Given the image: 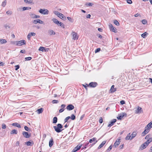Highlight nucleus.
I'll return each instance as SVG.
<instances>
[{
    "instance_id": "f257e3e1",
    "label": "nucleus",
    "mask_w": 152,
    "mask_h": 152,
    "mask_svg": "<svg viewBox=\"0 0 152 152\" xmlns=\"http://www.w3.org/2000/svg\"><path fill=\"white\" fill-rule=\"evenodd\" d=\"M137 132L135 131L133 132L131 134L130 133H129L127 134L125 139L126 140H131L134 138L137 135Z\"/></svg>"
},
{
    "instance_id": "f03ea898",
    "label": "nucleus",
    "mask_w": 152,
    "mask_h": 152,
    "mask_svg": "<svg viewBox=\"0 0 152 152\" xmlns=\"http://www.w3.org/2000/svg\"><path fill=\"white\" fill-rule=\"evenodd\" d=\"M53 127L55 131L57 133H59L63 130V129H61L62 128L63 126L60 124H57V126H54Z\"/></svg>"
},
{
    "instance_id": "7ed1b4c3",
    "label": "nucleus",
    "mask_w": 152,
    "mask_h": 152,
    "mask_svg": "<svg viewBox=\"0 0 152 152\" xmlns=\"http://www.w3.org/2000/svg\"><path fill=\"white\" fill-rule=\"evenodd\" d=\"M39 12L41 14L44 15H48L49 13V10L45 9H41L39 10Z\"/></svg>"
},
{
    "instance_id": "20e7f679",
    "label": "nucleus",
    "mask_w": 152,
    "mask_h": 152,
    "mask_svg": "<svg viewBox=\"0 0 152 152\" xmlns=\"http://www.w3.org/2000/svg\"><path fill=\"white\" fill-rule=\"evenodd\" d=\"M52 20L55 23L58 25L64 28V25L60 22L57 19L53 18L52 19Z\"/></svg>"
},
{
    "instance_id": "39448f33",
    "label": "nucleus",
    "mask_w": 152,
    "mask_h": 152,
    "mask_svg": "<svg viewBox=\"0 0 152 152\" xmlns=\"http://www.w3.org/2000/svg\"><path fill=\"white\" fill-rule=\"evenodd\" d=\"M26 44V41L25 40H22L20 41H17L16 46H21Z\"/></svg>"
},
{
    "instance_id": "423d86ee",
    "label": "nucleus",
    "mask_w": 152,
    "mask_h": 152,
    "mask_svg": "<svg viewBox=\"0 0 152 152\" xmlns=\"http://www.w3.org/2000/svg\"><path fill=\"white\" fill-rule=\"evenodd\" d=\"M98 142V140H96V137H93L92 138L90 139L89 141V142L92 143L93 142H94L91 145V147L94 145L97 142Z\"/></svg>"
},
{
    "instance_id": "0eeeda50",
    "label": "nucleus",
    "mask_w": 152,
    "mask_h": 152,
    "mask_svg": "<svg viewBox=\"0 0 152 152\" xmlns=\"http://www.w3.org/2000/svg\"><path fill=\"white\" fill-rule=\"evenodd\" d=\"M126 115L127 114L126 113H122L119 114L118 116L117 117V118L118 120H121L124 117H126Z\"/></svg>"
},
{
    "instance_id": "6e6552de",
    "label": "nucleus",
    "mask_w": 152,
    "mask_h": 152,
    "mask_svg": "<svg viewBox=\"0 0 152 152\" xmlns=\"http://www.w3.org/2000/svg\"><path fill=\"white\" fill-rule=\"evenodd\" d=\"M73 37V39L74 40H77L78 38V35L75 32H73L72 34Z\"/></svg>"
},
{
    "instance_id": "1a4fd4ad",
    "label": "nucleus",
    "mask_w": 152,
    "mask_h": 152,
    "mask_svg": "<svg viewBox=\"0 0 152 152\" xmlns=\"http://www.w3.org/2000/svg\"><path fill=\"white\" fill-rule=\"evenodd\" d=\"M97 83L96 82H91L88 85H87V86H89L91 87L94 88L97 86Z\"/></svg>"
},
{
    "instance_id": "9d476101",
    "label": "nucleus",
    "mask_w": 152,
    "mask_h": 152,
    "mask_svg": "<svg viewBox=\"0 0 152 152\" xmlns=\"http://www.w3.org/2000/svg\"><path fill=\"white\" fill-rule=\"evenodd\" d=\"M54 13L61 19H62L64 18V15L58 11H55Z\"/></svg>"
},
{
    "instance_id": "9b49d317",
    "label": "nucleus",
    "mask_w": 152,
    "mask_h": 152,
    "mask_svg": "<svg viewBox=\"0 0 152 152\" xmlns=\"http://www.w3.org/2000/svg\"><path fill=\"white\" fill-rule=\"evenodd\" d=\"M33 23L34 24H37L38 23L42 24L43 23V22L39 19H37L34 20L33 21Z\"/></svg>"
},
{
    "instance_id": "f8f14e48",
    "label": "nucleus",
    "mask_w": 152,
    "mask_h": 152,
    "mask_svg": "<svg viewBox=\"0 0 152 152\" xmlns=\"http://www.w3.org/2000/svg\"><path fill=\"white\" fill-rule=\"evenodd\" d=\"M22 134L26 138H28L31 136L30 134H29L27 132H22Z\"/></svg>"
},
{
    "instance_id": "ddd939ff",
    "label": "nucleus",
    "mask_w": 152,
    "mask_h": 152,
    "mask_svg": "<svg viewBox=\"0 0 152 152\" xmlns=\"http://www.w3.org/2000/svg\"><path fill=\"white\" fill-rule=\"evenodd\" d=\"M82 146L81 145H78L76 147H75L72 150V152H76V151L79 150Z\"/></svg>"
},
{
    "instance_id": "4468645a",
    "label": "nucleus",
    "mask_w": 152,
    "mask_h": 152,
    "mask_svg": "<svg viewBox=\"0 0 152 152\" xmlns=\"http://www.w3.org/2000/svg\"><path fill=\"white\" fill-rule=\"evenodd\" d=\"M110 29L111 31H112L113 32L116 33L117 31L116 28L113 27V26L112 24H110L109 25Z\"/></svg>"
},
{
    "instance_id": "2eb2a0df",
    "label": "nucleus",
    "mask_w": 152,
    "mask_h": 152,
    "mask_svg": "<svg viewBox=\"0 0 152 152\" xmlns=\"http://www.w3.org/2000/svg\"><path fill=\"white\" fill-rule=\"evenodd\" d=\"M36 34L35 33L32 32L29 33L27 36V38L28 40L30 39V38L32 36H34Z\"/></svg>"
},
{
    "instance_id": "dca6fc26",
    "label": "nucleus",
    "mask_w": 152,
    "mask_h": 152,
    "mask_svg": "<svg viewBox=\"0 0 152 152\" xmlns=\"http://www.w3.org/2000/svg\"><path fill=\"white\" fill-rule=\"evenodd\" d=\"M121 142L120 139H118L116 140V142L114 144V146L115 148L116 147L120 144Z\"/></svg>"
},
{
    "instance_id": "f3484780",
    "label": "nucleus",
    "mask_w": 152,
    "mask_h": 152,
    "mask_svg": "<svg viewBox=\"0 0 152 152\" xmlns=\"http://www.w3.org/2000/svg\"><path fill=\"white\" fill-rule=\"evenodd\" d=\"M74 108V107L71 104H69L66 107L67 110H72Z\"/></svg>"
},
{
    "instance_id": "a211bd4d",
    "label": "nucleus",
    "mask_w": 152,
    "mask_h": 152,
    "mask_svg": "<svg viewBox=\"0 0 152 152\" xmlns=\"http://www.w3.org/2000/svg\"><path fill=\"white\" fill-rule=\"evenodd\" d=\"M116 121V119H113L110 122V123L108 125V127H111L112 126Z\"/></svg>"
},
{
    "instance_id": "6ab92c4d",
    "label": "nucleus",
    "mask_w": 152,
    "mask_h": 152,
    "mask_svg": "<svg viewBox=\"0 0 152 152\" xmlns=\"http://www.w3.org/2000/svg\"><path fill=\"white\" fill-rule=\"evenodd\" d=\"M148 146L147 144L144 142L141 145L140 148L141 150H142L146 148Z\"/></svg>"
},
{
    "instance_id": "aec40b11",
    "label": "nucleus",
    "mask_w": 152,
    "mask_h": 152,
    "mask_svg": "<svg viewBox=\"0 0 152 152\" xmlns=\"http://www.w3.org/2000/svg\"><path fill=\"white\" fill-rule=\"evenodd\" d=\"M142 111V108L140 107H138L137 109L135 111V113H140Z\"/></svg>"
},
{
    "instance_id": "412c9836",
    "label": "nucleus",
    "mask_w": 152,
    "mask_h": 152,
    "mask_svg": "<svg viewBox=\"0 0 152 152\" xmlns=\"http://www.w3.org/2000/svg\"><path fill=\"white\" fill-rule=\"evenodd\" d=\"M66 105L64 104H62L61 105V108L59 110V112L61 113L63 112L64 110V108L65 107Z\"/></svg>"
},
{
    "instance_id": "4be33fe9",
    "label": "nucleus",
    "mask_w": 152,
    "mask_h": 152,
    "mask_svg": "<svg viewBox=\"0 0 152 152\" xmlns=\"http://www.w3.org/2000/svg\"><path fill=\"white\" fill-rule=\"evenodd\" d=\"M149 131V129L147 128L145 129L144 131L142 133V136H144L145 135L147 134Z\"/></svg>"
},
{
    "instance_id": "5701e85b",
    "label": "nucleus",
    "mask_w": 152,
    "mask_h": 152,
    "mask_svg": "<svg viewBox=\"0 0 152 152\" xmlns=\"http://www.w3.org/2000/svg\"><path fill=\"white\" fill-rule=\"evenodd\" d=\"M106 142V141H103L102 143L99 145V146L98 149H100L101 148H102L104 145L105 144Z\"/></svg>"
},
{
    "instance_id": "b1692460",
    "label": "nucleus",
    "mask_w": 152,
    "mask_h": 152,
    "mask_svg": "<svg viewBox=\"0 0 152 152\" xmlns=\"http://www.w3.org/2000/svg\"><path fill=\"white\" fill-rule=\"evenodd\" d=\"M49 34L50 35H54L55 34V32L52 30H49L48 31Z\"/></svg>"
},
{
    "instance_id": "393cba45",
    "label": "nucleus",
    "mask_w": 152,
    "mask_h": 152,
    "mask_svg": "<svg viewBox=\"0 0 152 152\" xmlns=\"http://www.w3.org/2000/svg\"><path fill=\"white\" fill-rule=\"evenodd\" d=\"M12 126H15L19 128H20L21 127V126L18 123H13L12 124Z\"/></svg>"
},
{
    "instance_id": "a878e982",
    "label": "nucleus",
    "mask_w": 152,
    "mask_h": 152,
    "mask_svg": "<svg viewBox=\"0 0 152 152\" xmlns=\"http://www.w3.org/2000/svg\"><path fill=\"white\" fill-rule=\"evenodd\" d=\"M114 85H112L110 88V91L111 92H114L116 91V89L114 88Z\"/></svg>"
},
{
    "instance_id": "bb28decb",
    "label": "nucleus",
    "mask_w": 152,
    "mask_h": 152,
    "mask_svg": "<svg viewBox=\"0 0 152 152\" xmlns=\"http://www.w3.org/2000/svg\"><path fill=\"white\" fill-rule=\"evenodd\" d=\"M25 143L28 146H32L34 144V143L33 142L30 141L26 142Z\"/></svg>"
},
{
    "instance_id": "cd10ccee",
    "label": "nucleus",
    "mask_w": 152,
    "mask_h": 152,
    "mask_svg": "<svg viewBox=\"0 0 152 152\" xmlns=\"http://www.w3.org/2000/svg\"><path fill=\"white\" fill-rule=\"evenodd\" d=\"M53 139L52 138H51V139L50 140L49 142V146L50 147H51L53 145Z\"/></svg>"
},
{
    "instance_id": "c85d7f7f",
    "label": "nucleus",
    "mask_w": 152,
    "mask_h": 152,
    "mask_svg": "<svg viewBox=\"0 0 152 152\" xmlns=\"http://www.w3.org/2000/svg\"><path fill=\"white\" fill-rule=\"evenodd\" d=\"M152 141V138H150V139H149V140H148L147 141L145 142V143H146V144H147V145H148Z\"/></svg>"
},
{
    "instance_id": "c756f323",
    "label": "nucleus",
    "mask_w": 152,
    "mask_h": 152,
    "mask_svg": "<svg viewBox=\"0 0 152 152\" xmlns=\"http://www.w3.org/2000/svg\"><path fill=\"white\" fill-rule=\"evenodd\" d=\"M146 127H147V128L149 129L151 128L152 127V123H151V122H150L147 125L145 128Z\"/></svg>"
},
{
    "instance_id": "7c9ffc66",
    "label": "nucleus",
    "mask_w": 152,
    "mask_h": 152,
    "mask_svg": "<svg viewBox=\"0 0 152 152\" xmlns=\"http://www.w3.org/2000/svg\"><path fill=\"white\" fill-rule=\"evenodd\" d=\"M57 122V118L56 117H54L53 119V123L54 124L56 123Z\"/></svg>"
},
{
    "instance_id": "2f4dec72",
    "label": "nucleus",
    "mask_w": 152,
    "mask_h": 152,
    "mask_svg": "<svg viewBox=\"0 0 152 152\" xmlns=\"http://www.w3.org/2000/svg\"><path fill=\"white\" fill-rule=\"evenodd\" d=\"M0 42L1 44L5 43L7 42L6 40L3 39H0Z\"/></svg>"
},
{
    "instance_id": "473e14b6",
    "label": "nucleus",
    "mask_w": 152,
    "mask_h": 152,
    "mask_svg": "<svg viewBox=\"0 0 152 152\" xmlns=\"http://www.w3.org/2000/svg\"><path fill=\"white\" fill-rule=\"evenodd\" d=\"M10 133L11 134H16L17 133V130H16L15 129H13L10 132Z\"/></svg>"
},
{
    "instance_id": "72a5a7b5",
    "label": "nucleus",
    "mask_w": 152,
    "mask_h": 152,
    "mask_svg": "<svg viewBox=\"0 0 152 152\" xmlns=\"http://www.w3.org/2000/svg\"><path fill=\"white\" fill-rule=\"evenodd\" d=\"M147 34H148V33L147 32H145L141 34V36L143 38H145L147 36Z\"/></svg>"
},
{
    "instance_id": "f704fd0d",
    "label": "nucleus",
    "mask_w": 152,
    "mask_h": 152,
    "mask_svg": "<svg viewBox=\"0 0 152 152\" xmlns=\"http://www.w3.org/2000/svg\"><path fill=\"white\" fill-rule=\"evenodd\" d=\"M37 111L38 112V113L39 114L42 113L43 111V109L42 108H41L39 109H38L37 110Z\"/></svg>"
},
{
    "instance_id": "c9c22d12",
    "label": "nucleus",
    "mask_w": 152,
    "mask_h": 152,
    "mask_svg": "<svg viewBox=\"0 0 152 152\" xmlns=\"http://www.w3.org/2000/svg\"><path fill=\"white\" fill-rule=\"evenodd\" d=\"M31 9V7H24L23 8V11H24L27 10H29Z\"/></svg>"
},
{
    "instance_id": "e433bc0d",
    "label": "nucleus",
    "mask_w": 152,
    "mask_h": 152,
    "mask_svg": "<svg viewBox=\"0 0 152 152\" xmlns=\"http://www.w3.org/2000/svg\"><path fill=\"white\" fill-rule=\"evenodd\" d=\"M32 59V58L30 57H26L25 58V61H30Z\"/></svg>"
},
{
    "instance_id": "4c0bfd02",
    "label": "nucleus",
    "mask_w": 152,
    "mask_h": 152,
    "mask_svg": "<svg viewBox=\"0 0 152 152\" xmlns=\"http://www.w3.org/2000/svg\"><path fill=\"white\" fill-rule=\"evenodd\" d=\"M6 3H7V1H6V0L3 1L2 3V4H1L2 6H3V7H4L6 5Z\"/></svg>"
},
{
    "instance_id": "58836bf2",
    "label": "nucleus",
    "mask_w": 152,
    "mask_h": 152,
    "mask_svg": "<svg viewBox=\"0 0 152 152\" xmlns=\"http://www.w3.org/2000/svg\"><path fill=\"white\" fill-rule=\"evenodd\" d=\"M150 137L151 135L150 134H148L146 136L145 138V139L148 140H149V139H150V138H151V137Z\"/></svg>"
},
{
    "instance_id": "ea45409f",
    "label": "nucleus",
    "mask_w": 152,
    "mask_h": 152,
    "mask_svg": "<svg viewBox=\"0 0 152 152\" xmlns=\"http://www.w3.org/2000/svg\"><path fill=\"white\" fill-rule=\"evenodd\" d=\"M24 128L25 130L29 132L31 130L27 126H25Z\"/></svg>"
},
{
    "instance_id": "a19ab883",
    "label": "nucleus",
    "mask_w": 152,
    "mask_h": 152,
    "mask_svg": "<svg viewBox=\"0 0 152 152\" xmlns=\"http://www.w3.org/2000/svg\"><path fill=\"white\" fill-rule=\"evenodd\" d=\"M114 23L117 26H119V23L117 20H115L114 22Z\"/></svg>"
},
{
    "instance_id": "79ce46f5",
    "label": "nucleus",
    "mask_w": 152,
    "mask_h": 152,
    "mask_svg": "<svg viewBox=\"0 0 152 152\" xmlns=\"http://www.w3.org/2000/svg\"><path fill=\"white\" fill-rule=\"evenodd\" d=\"M93 4L91 3H87L86 4V5L87 6H91Z\"/></svg>"
},
{
    "instance_id": "37998d69",
    "label": "nucleus",
    "mask_w": 152,
    "mask_h": 152,
    "mask_svg": "<svg viewBox=\"0 0 152 152\" xmlns=\"http://www.w3.org/2000/svg\"><path fill=\"white\" fill-rule=\"evenodd\" d=\"M70 118L72 120H74L75 118V116L74 114H72L70 117Z\"/></svg>"
},
{
    "instance_id": "c03bdc74",
    "label": "nucleus",
    "mask_w": 152,
    "mask_h": 152,
    "mask_svg": "<svg viewBox=\"0 0 152 152\" xmlns=\"http://www.w3.org/2000/svg\"><path fill=\"white\" fill-rule=\"evenodd\" d=\"M112 147L113 146L112 145H110L108 148L107 149V152H109L112 149Z\"/></svg>"
},
{
    "instance_id": "a18cd8bd",
    "label": "nucleus",
    "mask_w": 152,
    "mask_h": 152,
    "mask_svg": "<svg viewBox=\"0 0 152 152\" xmlns=\"http://www.w3.org/2000/svg\"><path fill=\"white\" fill-rule=\"evenodd\" d=\"M142 22L143 24H145L147 23V21L146 20H142Z\"/></svg>"
},
{
    "instance_id": "49530a36",
    "label": "nucleus",
    "mask_w": 152,
    "mask_h": 152,
    "mask_svg": "<svg viewBox=\"0 0 152 152\" xmlns=\"http://www.w3.org/2000/svg\"><path fill=\"white\" fill-rule=\"evenodd\" d=\"M44 49V48L42 47H40L39 48V51H43Z\"/></svg>"
},
{
    "instance_id": "de8ad7c7",
    "label": "nucleus",
    "mask_w": 152,
    "mask_h": 152,
    "mask_svg": "<svg viewBox=\"0 0 152 152\" xmlns=\"http://www.w3.org/2000/svg\"><path fill=\"white\" fill-rule=\"evenodd\" d=\"M70 118V116H68L66 117L64 119L65 122H66Z\"/></svg>"
},
{
    "instance_id": "09e8293b",
    "label": "nucleus",
    "mask_w": 152,
    "mask_h": 152,
    "mask_svg": "<svg viewBox=\"0 0 152 152\" xmlns=\"http://www.w3.org/2000/svg\"><path fill=\"white\" fill-rule=\"evenodd\" d=\"M2 128L5 129L6 128V125L4 124H3L1 126Z\"/></svg>"
},
{
    "instance_id": "8fccbe9b",
    "label": "nucleus",
    "mask_w": 152,
    "mask_h": 152,
    "mask_svg": "<svg viewBox=\"0 0 152 152\" xmlns=\"http://www.w3.org/2000/svg\"><path fill=\"white\" fill-rule=\"evenodd\" d=\"M127 2L129 4H131L132 3V2L131 0H126Z\"/></svg>"
},
{
    "instance_id": "3c124183",
    "label": "nucleus",
    "mask_w": 152,
    "mask_h": 152,
    "mask_svg": "<svg viewBox=\"0 0 152 152\" xmlns=\"http://www.w3.org/2000/svg\"><path fill=\"white\" fill-rule=\"evenodd\" d=\"M67 18L70 22H73V21L72 20V19L71 18L69 17H67Z\"/></svg>"
},
{
    "instance_id": "603ef678",
    "label": "nucleus",
    "mask_w": 152,
    "mask_h": 152,
    "mask_svg": "<svg viewBox=\"0 0 152 152\" xmlns=\"http://www.w3.org/2000/svg\"><path fill=\"white\" fill-rule=\"evenodd\" d=\"M52 102L53 104L57 103L58 102L57 100H53L52 101Z\"/></svg>"
},
{
    "instance_id": "864d4df0",
    "label": "nucleus",
    "mask_w": 152,
    "mask_h": 152,
    "mask_svg": "<svg viewBox=\"0 0 152 152\" xmlns=\"http://www.w3.org/2000/svg\"><path fill=\"white\" fill-rule=\"evenodd\" d=\"M12 12L10 11H8L6 13L7 15H11L12 14Z\"/></svg>"
},
{
    "instance_id": "5fc2aeb1",
    "label": "nucleus",
    "mask_w": 152,
    "mask_h": 152,
    "mask_svg": "<svg viewBox=\"0 0 152 152\" xmlns=\"http://www.w3.org/2000/svg\"><path fill=\"white\" fill-rule=\"evenodd\" d=\"M99 122L100 123H102L103 122V119L102 117H101L99 118Z\"/></svg>"
},
{
    "instance_id": "6e6d98bb",
    "label": "nucleus",
    "mask_w": 152,
    "mask_h": 152,
    "mask_svg": "<svg viewBox=\"0 0 152 152\" xmlns=\"http://www.w3.org/2000/svg\"><path fill=\"white\" fill-rule=\"evenodd\" d=\"M100 48H97L95 50V53H96L99 52L100 50Z\"/></svg>"
},
{
    "instance_id": "4d7b16f0",
    "label": "nucleus",
    "mask_w": 152,
    "mask_h": 152,
    "mask_svg": "<svg viewBox=\"0 0 152 152\" xmlns=\"http://www.w3.org/2000/svg\"><path fill=\"white\" fill-rule=\"evenodd\" d=\"M15 67H16L15 69V70H18V69L20 67V66L19 65H16L15 66Z\"/></svg>"
},
{
    "instance_id": "13d9d810",
    "label": "nucleus",
    "mask_w": 152,
    "mask_h": 152,
    "mask_svg": "<svg viewBox=\"0 0 152 152\" xmlns=\"http://www.w3.org/2000/svg\"><path fill=\"white\" fill-rule=\"evenodd\" d=\"M17 41H12L11 42V44L13 45H16Z\"/></svg>"
},
{
    "instance_id": "bf43d9fd",
    "label": "nucleus",
    "mask_w": 152,
    "mask_h": 152,
    "mask_svg": "<svg viewBox=\"0 0 152 152\" xmlns=\"http://www.w3.org/2000/svg\"><path fill=\"white\" fill-rule=\"evenodd\" d=\"M35 15L33 14H32L30 15V16L33 18H34V16Z\"/></svg>"
},
{
    "instance_id": "052dcab7",
    "label": "nucleus",
    "mask_w": 152,
    "mask_h": 152,
    "mask_svg": "<svg viewBox=\"0 0 152 152\" xmlns=\"http://www.w3.org/2000/svg\"><path fill=\"white\" fill-rule=\"evenodd\" d=\"M134 16L135 17H137L138 16H140V14H138V13H137L136 14H135Z\"/></svg>"
},
{
    "instance_id": "680f3d73",
    "label": "nucleus",
    "mask_w": 152,
    "mask_h": 152,
    "mask_svg": "<svg viewBox=\"0 0 152 152\" xmlns=\"http://www.w3.org/2000/svg\"><path fill=\"white\" fill-rule=\"evenodd\" d=\"M147 81H148L149 82L152 83V79L151 78L148 79V80Z\"/></svg>"
},
{
    "instance_id": "e2e57ef3",
    "label": "nucleus",
    "mask_w": 152,
    "mask_h": 152,
    "mask_svg": "<svg viewBox=\"0 0 152 152\" xmlns=\"http://www.w3.org/2000/svg\"><path fill=\"white\" fill-rule=\"evenodd\" d=\"M120 103L121 104H124L125 103V102L124 100H122L121 101Z\"/></svg>"
},
{
    "instance_id": "0e129e2a",
    "label": "nucleus",
    "mask_w": 152,
    "mask_h": 152,
    "mask_svg": "<svg viewBox=\"0 0 152 152\" xmlns=\"http://www.w3.org/2000/svg\"><path fill=\"white\" fill-rule=\"evenodd\" d=\"M25 50H21L20 51V53H25Z\"/></svg>"
},
{
    "instance_id": "69168bd1",
    "label": "nucleus",
    "mask_w": 152,
    "mask_h": 152,
    "mask_svg": "<svg viewBox=\"0 0 152 152\" xmlns=\"http://www.w3.org/2000/svg\"><path fill=\"white\" fill-rule=\"evenodd\" d=\"M84 117V115H82L80 117V120H82Z\"/></svg>"
},
{
    "instance_id": "338daca9",
    "label": "nucleus",
    "mask_w": 152,
    "mask_h": 152,
    "mask_svg": "<svg viewBox=\"0 0 152 152\" xmlns=\"http://www.w3.org/2000/svg\"><path fill=\"white\" fill-rule=\"evenodd\" d=\"M33 0H30L28 1V4H31L32 3Z\"/></svg>"
},
{
    "instance_id": "774afa93",
    "label": "nucleus",
    "mask_w": 152,
    "mask_h": 152,
    "mask_svg": "<svg viewBox=\"0 0 152 152\" xmlns=\"http://www.w3.org/2000/svg\"><path fill=\"white\" fill-rule=\"evenodd\" d=\"M149 152H152V146L151 147L149 151Z\"/></svg>"
}]
</instances>
